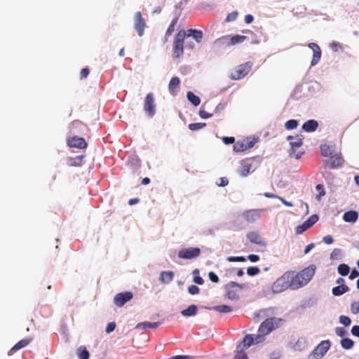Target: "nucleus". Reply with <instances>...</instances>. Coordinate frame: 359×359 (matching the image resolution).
Segmentation results:
<instances>
[{
    "mask_svg": "<svg viewBox=\"0 0 359 359\" xmlns=\"http://www.w3.org/2000/svg\"><path fill=\"white\" fill-rule=\"evenodd\" d=\"M292 275V271H286L282 276L278 278L271 286V290L273 293L278 294L286 290L290 285V276Z\"/></svg>",
    "mask_w": 359,
    "mask_h": 359,
    "instance_id": "obj_1",
    "label": "nucleus"
},
{
    "mask_svg": "<svg viewBox=\"0 0 359 359\" xmlns=\"http://www.w3.org/2000/svg\"><path fill=\"white\" fill-rule=\"evenodd\" d=\"M185 39V30L181 29L176 34L172 47L173 58H179L184 53V43Z\"/></svg>",
    "mask_w": 359,
    "mask_h": 359,
    "instance_id": "obj_2",
    "label": "nucleus"
},
{
    "mask_svg": "<svg viewBox=\"0 0 359 359\" xmlns=\"http://www.w3.org/2000/svg\"><path fill=\"white\" fill-rule=\"evenodd\" d=\"M331 346L330 340H323L320 341L308 355L307 359H322Z\"/></svg>",
    "mask_w": 359,
    "mask_h": 359,
    "instance_id": "obj_3",
    "label": "nucleus"
},
{
    "mask_svg": "<svg viewBox=\"0 0 359 359\" xmlns=\"http://www.w3.org/2000/svg\"><path fill=\"white\" fill-rule=\"evenodd\" d=\"M261 161L259 156H255L253 158H248L241 161L240 167L238 169V173L241 177H246L251 172L252 168V164L255 161L259 163Z\"/></svg>",
    "mask_w": 359,
    "mask_h": 359,
    "instance_id": "obj_4",
    "label": "nucleus"
},
{
    "mask_svg": "<svg viewBox=\"0 0 359 359\" xmlns=\"http://www.w3.org/2000/svg\"><path fill=\"white\" fill-rule=\"evenodd\" d=\"M252 67L251 62H247L236 67L233 72L231 74V79L233 80H239L245 77L250 71Z\"/></svg>",
    "mask_w": 359,
    "mask_h": 359,
    "instance_id": "obj_5",
    "label": "nucleus"
},
{
    "mask_svg": "<svg viewBox=\"0 0 359 359\" xmlns=\"http://www.w3.org/2000/svg\"><path fill=\"white\" fill-rule=\"evenodd\" d=\"M156 104L154 100V95L152 93H148L144 101V110L146 114L152 118L156 114Z\"/></svg>",
    "mask_w": 359,
    "mask_h": 359,
    "instance_id": "obj_6",
    "label": "nucleus"
},
{
    "mask_svg": "<svg viewBox=\"0 0 359 359\" xmlns=\"http://www.w3.org/2000/svg\"><path fill=\"white\" fill-rule=\"evenodd\" d=\"M201 255V249L198 247H189L181 249L178 252V257L182 259H193Z\"/></svg>",
    "mask_w": 359,
    "mask_h": 359,
    "instance_id": "obj_7",
    "label": "nucleus"
},
{
    "mask_svg": "<svg viewBox=\"0 0 359 359\" xmlns=\"http://www.w3.org/2000/svg\"><path fill=\"white\" fill-rule=\"evenodd\" d=\"M133 297V294L131 292L126 291L119 292L115 295L114 298V304L118 307L124 306L127 302L130 301Z\"/></svg>",
    "mask_w": 359,
    "mask_h": 359,
    "instance_id": "obj_8",
    "label": "nucleus"
},
{
    "mask_svg": "<svg viewBox=\"0 0 359 359\" xmlns=\"http://www.w3.org/2000/svg\"><path fill=\"white\" fill-rule=\"evenodd\" d=\"M145 27L146 22L142 16L141 12H137L134 18V28L140 36H143Z\"/></svg>",
    "mask_w": 359,
    "mask_h": 359,
    "instance_id": "obj_9",
    "label": "nucleus"
},
{
    "mask_svg": "<svg viewBox=\"0 0 359 359\" xmlns=\"http://www.w3.org/2000/svg\"><path fill=\"white\" fill-rule=\"evenodd\" d=\"M260 209H250L243 212V217L248 222L252 223L258 220L261 217Z\"/></svg>",
    "mask_w": 359,
    "mask_h": 359,
    "instance_id": "obj_10",
    "label": "nucleus"
},
{
    "mask_svg": "<svg viewBox=\"0 0 359 359\" xmlns=\"http://www.w3.org/2000/svg\"><path fill=\"white\" fill-rule=\"evenodd\" d=\"M316 272V266L314 265H310L309 266L300 271L299 273V276L303 280V283L306 285L312 279Z\"/></svg>",
    "mask_w": 359,
    "mask_h": 359,
    "instance_id": "obj_11",
    "label": "nucleus"
},
{
    "mask_svg": "<svg viewBox=\"0 0 359 359\" xmlns=\"http://www.w3.org/2000/svg\"><path fill=\"white\" fill-rule=\"evenodd\" d=\"M308 47L313 50V57L311 62V66L316 65L321 58V49L319 46L313 42L309 43Z\"/></svg>",
    "mask_w": 359,
    "mask_h": 359,
    "instance_id": "obj_12",
    "label": "nucleus"
},
{
    "mask_svg": "<svg viewBox=\"0 0 359 359\" xmlns=\"http://www.w3.org/2000/svg\"><path fill=\"white\" fill-rule=\"evenodd\" d=\"M344 160L341 154H336L334 156H330V160L325 161V164L328 165L332 169L340 168L343 165Z\"/></svg>",
    "mask_w": 359,
    "mask_h": 359,
    "instance_id": "obj_13",
    "label": "nucleus"
},
{
    "mask_svg": "<svg viewBox=\"0 0 359 359\" xmlns=\"http://www.w3.org/2000/svg\"><path fill=\"white\" fill-rule=\"evenodd\" d=\"M68 146L72 148L85 149L87 147V143L84 138L74 136L68 140Z\"/></svg>",
    "mask_w": 359,
    "mask_h": 359,
    "instance_id": "obj_14",
    "label": "nucleus"
},
{
    "mask_svg": "<svg viewBox=\"0 0 359 359\" xmlns=\"http://www.w3.org/2000/svg\"><path fill=\"white\" fill-rule=\"evenodd\" d=\"M290 276V285L292 290H297L306 285L303 283L304 280H302L299 273L294 274V271H292V275Z\"/></svg>",
    "mask_w": 359,
    "mask_h": 359,
    "instance_id": "obj_15",
    "label": "nucleus"
},
{
    "mask_svg": "<svg viewBox=\"0 0 359 359\" xmlns=\"http://www.w3.org/2000/svg\"><path fill=\"white\" fill-rule=\"evenodd\" d=\"M191 37L198 43L202 41L203 33L201 30L190 28L185 31V38Z\"/></svg>",
    "mask_w": 359,
    "mask_h": 359,
    "instance_id": "obj_16",
    "label": "nucleus"
},
{
    "mask_svg": "<svg viewBox=\"0 0 359 359\" xmlns=\"http://www.w3.org/2000/svg\"><path fill=\"white\" fill-rule=\"evenodd\" d=\"M318 126L319 123L318 121L315 119H309L303 123L302 129L306 133H313L318 129Z\"/></svg>",
    "mask_w": 359,
    "mask_h": 359,
    "instance_id": "obj_17",
    "label": "nucleus"
},
{
    "mask_svg": "<svg viewBox=\"0 0 359 359\" xmlns=\"http://www.w3.org/2000/svg\"><path fill=\"white\" fill-rule=\"evenodd\" d=\"M272 319H266L259 327L258 332L264 335H267L273 330V326L271 323Z\"/></svg>",
    "mask_w": 359,
    "mask_h": 359,
    "instance_id": "obj_18",
    "label": "nucleus"
},
{
    "mask_svg": "<svg viewBox=\"0 0 359 359\" xmlns=\"http://www.w3.org/2000/svg\"><path fill=\"white\" fill-rule=\"evenodd\" d=\"M290 148L288 151L289 155L291 156L295 154L296 148H299L303 145L302 135H297L294 140L290 142Z\"/></svg>",
    "mask_w": 359,
    "mask_h": 359,
    "instance_id": "obj_19",
    "label": "nucleus"
},
{
    "mask_svg": "<svg viewBox=\"0 0 359 359\" xmlns=\"http://www.w3.org/2000/svg\"><path fill=\"white\" fill-rule=\"evenodd\" d=\"M226 290V296L230 300H238L239 299L238 290L236 287H231L229 286V283L224 285Z\"/></svg>",
    "mask_w": 359,
    "mask_h": 359,
    "instance_id": "obj_20",
    "label": "nucleus"
},
{
    "mask_svg": "<svg viewBox=\"0 0 359 359\" xmlns=\"http://www.w3.org/2000/svg\"><path fill=\"white\" fill-rule=\"evenodd\" d=\"M247 238L252 243H255L261 246L265 245L264 241L262 239L260 236L255 231H250L247 233Z\"/></svg>",
    "mask_w": 359,
    "mask_h": 359,
    "instance_id": "obj_21",
    "label": "nucleus"
},
{
    "mask_svg": "<svg viewBox=\"0 0 359 359\" xmlns=\"http://www.w3.org/2000/svg\"><path fill=\"white\" fill-rule=\"evenodd\" d=\"M175 273L172 271H162L159 276V280L163 284H169L174 278Z\"/></svg>",
    "mask_w": 359,
    "mask_h": 359,
    "instance_id": "obj_22",
    "label": "nucleus"
},
{
    "mask_svg": "<svg viewBox=\"0 0 359 359\" xmlns=\"http://www.w3.org/2000/svg\"><path fill=\"white\" fill-rule=\"evenodd\" d=\"M161 325L160 322H142L136 325L137 330H148V329H156Z\"/></svg>",
    "mask_w": 359,
    "mask_h": 359,
    "instance_id": "obj_23",
    "label": "nucleus"
},
{
    "mask_svg": "<svg viewBox=\"0 0 359 359\" xmlns=\"http://www.w3.org/2000/svg\"><path fill=\"white\" fill-rule=\"evenodd\" d=\"M127 163L135 172L140 167V159L137 155H131L128 156Z\"/></svg>",
    "mask_w": 359,
    "mask_h": 359,
    "instance_id": "obj_24",
    "label": "nucleus"
},
{
    "mask_svg": "<svg viewBox=\"0 0 359 359\" xmlns=\"http://www.w3.org/2000/svg\"><path fill=\"white\" fill-rule=\"evenodd\" d=\"M180 79L177 76H173L168 85V90L170 94L175 95L176 93V90L180 88Z\"/></svg>",
    "mask_w": 359,
    "mask_h": 359,
    "instance_id": "obj_25",
    "label": "nucleus"
},
{
    "mask_svg": "<svg viewBox=\"0 0 359 359\" xmlns=\"http://www.w3.org/2000/svg\"><path fill=\"white\" fill-rule=\"evenodd\" d=\"M358 219V213L355 210H349L344 213L343 219L346 222L354 223Z\"/></svg>",
    "mask_w": 359,
    "mask_h": 359,
    "instance_id": "obj_26",
    "label": "nucleus"
},
{
    "mask_svg": "<svg viewBox=\"0 0 359 359\" xmlns=\"http://www.w3.org/2000/svg\"><path fill=\"white\" fill-rule=\"evenodd\" d=\"M198 306L196 304H191L187 309L181 311V314L184 317H192L197 314Z\"/></svg>",
    "mask_w": 359,
    "mask_h": 359,
    "instance_id": "obj_27",
    "label": "nucleus"
},
{
    "mask_svg": "<svg viewBox=\"0 0 359 359\" xmlns=\"http://www.w3.org/2000/svg\"><path fill=\"white\" fill-rule=\"evenodd\" d=\"M307 348V340L305 337H299L293 346V349L296 351H302Z\"/></svg>",
    "mask_w": 359,
    "mask_h": 359,
    "instance_id": "obj_28",
    "label": "nucleus"
},
{
    "mask_svg": "<svg viewBox=\"0 0 359 359\" xmlns=\"http://www.w3.org/2000/svg\"><path fill=\"white\" fill-rule=\"evenodd\" d=\"M349 291L347 285H337L332 289V293L335 297H339Z\"/></svg>",
    "mask_w": 359,
    "mask_h": 359,
    "instance_id": "obj_29",
    "label": "nucleus"
},
{
    "mask_svg": "<svg viewBox=\"0 0 359 359\" xmlns=\"http://www.w3.org/2000/svg\"><path fill=\"white\" fill-rule=\"evenodd\" d=\"M187 98L194 107L198 106L201 103V98L198 95H195L192 91H188L187 93Z\"/></svg>",
    "mask_w": 359,
    "mask_h": 359,
    "instance_id": "obj_30",
    "label": "nucleus"
},
{
    "mask_svg": "<svg viewBox=\"0 0 359 359\" xmlns=\"http://www.w3.org/2000/svg\"><path fill=\"white\" fill-rule=\"evenodd\" d=\"M340 344L341 347L346 350L351 349L354 346V341L348 337L342 338Z\"/></svg>",
    "mask_w": 359,
    "mask_h": 359,
    "instance_id": "obj_31",
    "label": "nucleus"
},
{
    "mask_svg": "<svg viewBox=\"0 0 359 359\" xmlns=\"http://www.w3.org/2000/svg\"><path fill=\"white\" fill-rule=\"evenodd\" d=\"M247 39V36L240 34H236V35H231L230 39V44L231 46H234L238 43H243L245 39Z\"/></svg>",
    "mask_w": 359,
    "mask_h": 359,
    "instance_id": "obj_32",
    "label": "nucleus"
},
{
    "mask_svg": "<svg viewBox=\"0 0 359 359\" xmlns=\"http://www.w3.org/2000/svg\"><path fill=\"white\" fill-rule=\"evenodd\" d=\"M214 311H216L219 313H227L233 311V309L231 306L222 304V305H217L215 306L212 308Z\"/></svg>",
    "mask_w": 359,
    "mask_h": 359,
    "instance_id": "obj_33",
    "label": "nucleus"
},
{
    "mask_svg": "<svg viewBox=\"0 0 359 359\" xmlns=\"http://www.w3.org/2000/svg\"><path fill=\"white\" fill-rule=\"evenodd\" d=\"M337 272L341 276H346L350 272V267L346 264H340L337 267Z\"/></svg>",
    "mask_w": 359,
    "mask_h": 359,
    "instance_id": "obj_34",
    "label": "nucleus"
},
{
    "mask_svg": "<svg viewBox=\"0 0 359 359\" xmlns=\"http://www.w3.org/2000/svg\"><path fill=\"white\" fill-rule=\"evenodd\" d=\"M180 15V13H178L176 15L175 18L172 19V20L171 21L170 25L168 26V27L167 29V31L165 32V36H170L174 32L175 27L176 24L177 23L178 18Z\"/></svg>",
    "mask_w": 359,
    "mask_h": 359,
    "instance_id": "obj_35",
    "label": "nucleus"
},
{
    "mask_svg": "<svg viewBox=\"0 0 359 359\" xmlns=\"http://www.w3.org/2000/svg\"><path fill=\"white\" fill-rule=\"evenodd\" d=\"M247 150V148L245 144V140H239L234 143L233 144V151L235 152H241Z\"/></svg>",
    "mask_w": 359,
    "mask_h": 359,
    "instance_id": "obj_36",
    "label": "nucleus"
},
{
    "mask_svg": "<svg viewBox=\"0 0 359 359\" xmlns=\"http://www.w3.org/2000/svg\"><path fill=\"white\" fill-rule=\"evenodd\" d=\"M243 348H248L254 344L253 334H246L243 339Z\"/></svg>",
    "mask_w": 359,
    "mask_h": 359,
    "instance_id": "obj_37",
    "label": "nucleus"
},
{
    "mask_svg": "<svg viewBox=\"0 0 359 359\" xmlns=\"http://www.w3.org/2000/svg\"><path fill=\"white\" fill-rule=\"evenodd\" d=\"M89 352L85 346H80L78 348V357L79 359H89Z\"/></svg>",
    "mask_w": 359,
    "mask_h": 359,
    "instance_id": "obj_38",
    "label": "nucleus"
},
{
    "mask_svg": "<svg viewBox=\"0 0 359 359\" xmlns=\"http://www.w3.org/2000/svg\"><path fill=\"white\" fill-rule=\"evenodd\" d=\"M320 153L324 157L331 156L332 154V150L329 145L324 144L320 145Z\"/></svg>",
    "mask_w": 359,
    "mask_h": 359,
    "instance_id": "obj_39",
    "label": "nucleus"
},
{
    "mask_svg": "<svg viewBox=\"0 0 359 359\" xmlns=\"http://www.w3.org/2000/svg\"><path fill=\"white\" fill-rule=\"evenodd\" d=\"M192 274L194 276L193 281L198 285H203L204 283V280L203 278L200 276V271L198 269H195Z\"/></svg>",
    "mask_w": 359,
    "mask_h": 359,
    "instance_id": "obj_40",
    "label": "nucleus"
},
{
    "mask_svg": "<svg viewBox=\"0 0 359 359\" xmlns=\"http://www.w3.org/2000/svg\"><path fill=\"white\" fill-rule=\"evenodd\" d=\"M299 125V122L296 119H290L285 123V128L287 130L296 129Z\"/></svg>",
    "mask_w": 359,
    "mask_h": 359,
    "instance_id": "obj_41",
    "label": "nucleus"
},
{
    "mask_svg": "<svg viewBox=\"0 0 359 359\" xmlns=\"http://www.w3.org/2000/svg\"><path fill=\"white\" fill-rule=\"evenodd\" d=\"M230 39H231V35L223 36L217 39L215 41V43H218L219 45H226L227 46H231V45L230 44Z\"/></svg>",
    "mask_w": 359,
    "mask_h": 359,
    "instance_id": "obj_42",
    "label": "nucleus"
},
{
    "mask_svg": "<svg viewBox=\"0 0 359 359\" xmlns=\"http://www.w3.org/2000/svg\"><path fill=\"white\" fill-rule=\"evenodd\" d=\"M206 126L205 123H192L189 124L188 128L191 131L201 130Z\"/></svg>",
    "mask_w": 359,
    "mask_h": 359,
    "instance_id": "obj_43",
    "label": "nucleus"
},
{
    "mask_svg": "<svg viewBox=\"0 0 359 359\" xmlns=\"http://www.w3.org/2000/svg\"><path fill=\"white\" fill-rule=\"evenodd\" d=\"M316 189L317 191H318V194L316 195V200L320 201L322 196H324L325 195L324 185L322 184H318L316 186Z\"/></svg>",
    "mask_w": 359,
    "mask_h": 359,
    "instance_id": "obj_44",
    "label": "nucleus"
},
{
    "mask_svg": "<svg viewBox=\"0 0 359 359\" xmlns=\"http://www.w3.org/2000/svg\"><path fill=\"white\" fill-rule=\"evenodd\" d=\"M258 140V137H247V139L245 140V144L247 149L252 148L255 146V144L257 142Z\"/></svg>",
    "mask_w": 359,
    "mask_h": 359,
    "instance_id": "obj_45",
    "label": "nucleus"
},
{
    "mask_svg": "<svg viewBox=\"0 0 359 359\" xmlns=\"http://www.w3.org/2000/svg\"><path fill=\"white\" fill-rule=\"evenodd\" d=\"M342 257V250L339 248H335L330 255V259L332 260L341 259Z\"/></svg>",
    "mask_w": 359,
    "mask_h": 359,
    "instance_id": "obj_46",
    "label": "nucleus"
},
{
    "mask_svg": "<svg viewBox=\"0 0 359 359\" xmlns=\"http://www.w3.org/2000/svg\"><path fill=\"white\" fill-rule=\"evenodd\" d=\"M319 219V217L316 214H313L310 216L304 222L311 228L313 225H314Z\"/></svg>",
    "mask_w": 359,
    "mask_h": 359,
    "instance_id": "obj_47",
    "label": "nucleus"
},
{
    "mask_svg": "<svg viewBox=\"0 0 359 359\" xmlns=\"http://www.w3.org/2000/svg\"><path fill=\"white\" fill-rule=\"evenodd\" d=\"M339 323L345 327H348L351 324V319L350 317L344 315L339 316Z\"/></svg>",
    "mask_w": 359,
    "mask_h": 359,
    "instance_id": "obj_48",
    "label": "nucleus"
},
{
    "mask_svg": "<svg viewBox=\"0 0 359 359\" xmlns=\"http://www.w3.org/2000/svg\"><path fill=\"white\" fill-rule=\"evenodd\" d=\"M309 229V226L308 225H306V224L304 222L302 224L298 225L295 228V233H296V234H298V235L302 234Z\"/></svg>",
    "mask_w": 359,
    "mask_h": 359,
    "instance_id": "obj_49",
    "label": "nucleus"
},
{
    "mask_svg": "<svg viewBox=\"0 0 359 359\" xmlns=\"http://www.w3.org/2000/svg\"><path fill=\"white\" fill-rule=\"evenodd\" d=\"M260 269L258 266H250L247 269V274L250 276H255L259 274Z\"/></svg>",
    "mask_w": 359,
    "mask_h": 359,
    "instance_id": "obj_50",
    "label": "nucleus"
},
{
    "mask_svg": "<svg viewBox=\"0 0 359 359\" xmlns=\"http://www.w3.org/2000/svg\"><path fill=\"white\" fill-rule=\"evenodd\" d=\"M226 260L229 262H244L246 261V258L243 256H237V257L229 256L226 258Z\"/></svg>",
    "mask_w": 359,
    "mask_h": 359,
    "instance_id": "obj_51",
    "label": "nucleus"
},
{
    "mask_svg": "<svg viewBox=\"0 0 359 359\" xmlns=\"http://www.w3.org/2000/svg\"><path fill=\"white\" fill-rule=\"evenodd\" d=\"M229 286L231 287H236L240 292L247 287V284H240L234 281H230Z\"/></svg>",
    "mask_w": 359,
    "mask_h": 359,
    "instance_id": "obj_52",
    "label": "nucleus"
},
{
    "mask_svg": "<svg viewBox=\"0 0 359 359\" xmlns=\"http://www.w3.org/2000/svg\"><path fill=\"white\" fill-rule=\"evenodd\" d=\"M335 334L342 338H345L344 336L347 334V331L341 327H337L335 328Z\"/></svg>",
    "mask_w": 359,
    "mask_h": 359,
    "instance_id": "obj_53",
    "label": "nucleus"
},
{
    "mask_svg": "<svg viewBox=\"0 0 359 359\" xmlns=\"http://www.w3.org/2000/svg\"><path fill=\"white\" fill-rule=\"evenodd\" d=\"M269 319H272L271 323L272 325L273 326V330L278 327L280 325V324L283 322V319L276 317L269 318Z\"/></svg>",
    "mask_w": 359,
    "mask_h": 359,
    "instance_id": "obj_54",
    "label": "nucleus"
},
{
    "mask_svg": "<svg viewBox=\"0 0 359 359\" xmlns=\"http://www.w3.org/2000/svg\"><path fill=\"white\" fill-rule=\"evenodd\" d=\"M32 341V339L25 338L19 341L17 344L18 346L21 349L27 346Z\"/></svg>",
    "mask_w": 359,
    "mask_h": 359,
    "instance_id": "obj_55",
    "label": "nucleus"
},
{
    "mask_svg": "<svg viewBox=\"0 0 359 359\" xmlns=\"http://www.w3.org/2000/svg\"><path fill=\"white\" fill-rule=\"evenodd\" d=\"M330 48L332 50V51L334 52H337L339 51V50H342V46L339 43V42H337V41H332L330 44Z\"/></svg>",
    "mask_w": 359,
    "mask_h": 359,
    "instance_id": "obj_56",
    "label": "nucleus"
},
{
    "mask_svg": "<svg viewBox=\"0 0 359 359\" xmlns=\"http://www.w3.org/2000/svg\"><path fill=\"white\" fill-rule=\"evenodd\" d=\"M216 184L219 187H224L228 185L229 180L226 177H219Z\"/></svg>",
    "mask_w": 359,
    "mask_h": 359,
    "instance_id": "obj_57",
    "label": "nucleus"
},
{
    "mask_svg": "<svg viewBox=\"0 0 359 359\" xmlns=\"http://www.w3.org/2000/svg\"><path fill=\"white\" fill-rule=\"evenodd\" d=\"M238 13L237 11H233L229 13L226 18V22H232L236 20Z\"/></svg>",
    "mask_w": 359,
    "mask_h": 359,
    "instance_id": "obj_58",
    "label": "nucleus"
},
{
    "mask_svg": "<svg viewBox=\"0 0 359 359\" xmlns=\"http://www.w3.org/2000/svg\"><path fill=\"white\" fill-rule=\"evenodd\" d=\"M262 334L259 333L257 335L253 334L254 344L262 343L264 340V337Z\"/></svg>",
    "mask_w": 359,
    "mask_h": 359,
    "instance_id": "obj_59",
    "label": "nucleus"
},
{
    "mask_svg": "<svg viewBox=\"0 0 359 359\" xmlns=\"http://www.w3.org/2000/svg\"><path fill=\"white\" fill-rule=\"evenodd\" d=\"M200 289L195 285H191L188 287V292L191 295H195L199 293Z\"/></svg>",
    "mask_w": 359,
    "mask_h": 359,
    "instance_id": "obj_60",
    "label": "nucleus"
},
{
    "mask_svg": "<svg viewBox=\"0 0 359 359\" xmlns=\"http://www.w3.org/2000/svg\"><path fill=\"white\" fill-rule=\"evenodd\" d=\"M198 114H199L200 117L203 119H207V118H211L213 115V114L208 113L202 109H201L199 110Z\"/></svg>",
    "mask_w": 359,
    "mask_h": 359,
    "instance_id": "obj_61",
    "label": "nucleus"
},
{
    "mask_svg": "<svg viewBox=\"0 0 359 359\" xmlns=\"http://www.w3.org/2000/svg\"><path fill=\"white\" fill-rule=\"evenodd\" d=\"M281 356V351L279 349L273 350L269 355L270 359H279Z\"/></svg>",
    "mask_w": 359,
    "mask_h": 359,
    "instance_id": "obj_62",
    "label": "nucleus"
},
{
    "mask_svg": "<svg viewBox=\"0 0 359 359\" xmlns=\"http://www.w3.org/2000/svg\"><path fill=\"white\" fill-rule=\"evenodd\" d=\"M351 311L353 314H356L359 312V302H353L351 303Z\"/></svg>",
    "mask_w": 359,
    "mask_h": 359,
    "instance_id": "obj_63",
    "label": "nucleus"
},
{
    "mask_svg": "<svg viewBox=\"0 0 359 359\" xmlns=\"http://www.w3.org/2000/svg\"><path fill=\"white\" fill-rule=\"evenodd\" d=\"M168 359H194V356L188 355H177Z\"/></svg>",
    "mask_w": 359,
    "mask_h": 359,
    "instance_id": "obj_64",
    "label": "nucleus"
}]
</instances>
